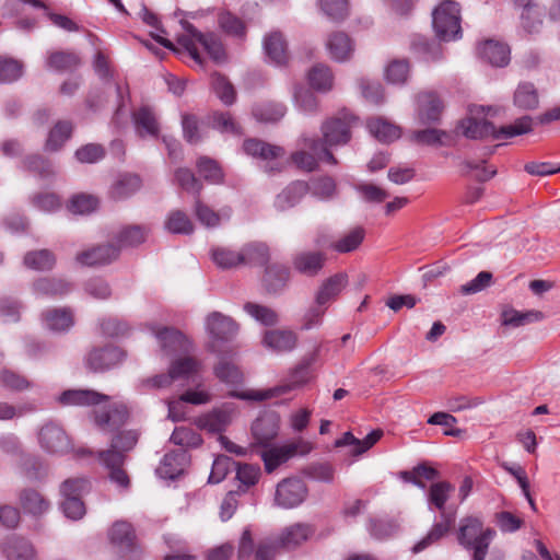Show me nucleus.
<instances>
[{
  "mask_svg": "<svg viewBox=\"0 0 560 560\" xmlns=\"http://www.w3.org/2000/svg\"><path fill=\"white\" fill-rule=\"evenodd\" d=\"M165 229L174 234H190L194 231V224L185 212L175 210L168 214Z\"/></svg>",
  "mask_w": 560,
  "mask_h": 560,
  "instance_id": "nucleus-54",
  "label": "nucleus"
},
{
  "mask_svg": "<svg viewBox=\"0 0 560 560\" xmlns=\"http://www.w3.org/2000/svg\"><path fill=\"white\" fill-rule=\"evenodd\" d=\"M199 362L191 357H183L172 361L170 372L173 380L188 378L199 370Z\"/></svg>",
  "mask_w": 560,
  "mask_h": 560,
  "instance_id": "nucleus-52",
  "label": "nucleus"
},
{
  "mask_svg": "<svg viewBox=\"0 0 560 560\" xmlns=\"http://www.w3.org/2000/svg\"><path fill=\"white\" fill-rule=\"evenodd\" d=\"M289 269L279 264H271L266 268L264 281L267 289L277 292L282 289L289 280Z\"/></svg>",
  "mask_w": 560,
  "mask_h": 560,
  "instance_id": "nucleus-46",
  "label": "nucleus"
},
{
  "mask_svg": "<svg viewBox=\"0 0 560 560\" xmlns=\"http://www.w3.org/2000/svg\"><path fill=\"white\" fill-rule=\"evenodd\" d=\"M307 492V487L302 479L287 478L276 488L275 503L282 509H293L305 501Z\"/></svg>",
  "mask_w": 560,
  "mask_h": 560,
  "instance_id": "nucleus-8",
  "label": "nucleus"
},
{
  "mask_svg": "<svg viewBox=\"0 0 560 560\" xmlns=\"http://www.w3.org/2000/svg\"><path fill=\"white\" fill-rule=\"evenodd\" d=\"M262 345L265 348L277 352L283 353L292 351L296 347V334L288 329H271L264 334Z\"/></svg>",
  "mask_w": 560,
  "mask_h": 560,
  "instance_id": "nucleus-16",
  "label": "nucleus"
},
{
  "mask_svg": "<svg viewBox=\"0 0 560 560\" xmlns=\"http://www.w3.org/2000/svg\"><path fill=\"white\" fill-rule=\"evenodd\" d=\"M533 119L529 116H524L516 119L513 124L503 126L497 129L490 121L486 119H478L468 117L460 122V128L465 137L470 139H508L515 136H521L532 131Z\"/></svg>",
  "mask_w": 560,
  "mask_h": 560,
  "instance_id": "nucleus-1",
  "label": "nucleus"
},
{
  "mask_svg": "<svg viewBox=\"0 0 560 560\" xmlns=\"http://www.w3.org/2000/svg\"><path fill=\"white\" fill-rule=\"evenodd\" d=\"M187 455L184 451L167 453L164 455L156 472L161 478L175 479L184 471Z\"/></svg>",
  "mask_w": 560,
  "mask_h": 560,
  "instance_id": "nucleus-34",
  "label": "nucleus"
},
{
  "mask_svg": "<svg viewBox=\"0 0 560 560\" xmlns=\"http://www.w3.org/2000/svg\"><path fill=\"white\" fill-rule=\"evenodd\" d=\"M108 399V396L90 389H68L59 397L65 406H97Z\"/></svg>",
  "mask_w": 560,
  "mask_h": 560,
  "instance_id": "nucleus-24",
  "label": "nucleus"
},
{
  "mask_svg": "<svg viewBox=\"0 0 560 560\" xmlns=\"http://www.w3.org/2000/svg\"><path fill=\"white\" fill-rule=\"evenodd\" d=\"M264 50L268 60L275 65H284L288 60L287 42L280 32L265 36Z\"/></svg>",
  "mask_w": 560,
  "mask_h": 560,
  "instance_id": "nucleus-33",
  "label": "nucleus"
},
{
  "mask_svg": "<svg viewBox=\"0 0 560 560\" xmlns=\"http://www.w3.org/2000/svg\"><path fill=\"white\" fill-rule=\"evenodd\" d=\"M141 187V179L135 174H122L115 180L110 188L114 199H125L135 194Z\"/></svg>",
  "mask_w": 560,
  "mask_h": 560,
  "instance_id": "nucleus-41",
  "label": "nucleus"
},
{
  "mask_svg": "<svg viewBox=\"0 0 560 560\" xmlns=\"http://www.w3.org/2000/svg\"><path fill=\"white\" fill-rule=\"evenodd\" d=\"M151 330L159 341L161 352L166 357L180 355L189 352V340L177 329L152 326Z\"/></svg>",
  "mask_w": 560,
  "mask_h": 560,
  "instance_id": "nucleus-9",
  "label": "nucleus"
},
{
  "mask_svg": "<svg viewBox=\"0 0 560 560\" xmlns=\"http://www.w3.org/2000/svg\"><path fill=\"white\" fill-rule=\"evenodd\" d=\"M119 255V248L114 245H102L77 255V261L83 266H101L109 264Z\"/></svg>",
  "mask_w": 560,
  "mask_h": 560,
  "instance_id": "nucleus-21",
  "label": "nucleus"
},
{
  "mask_svg": "<svg viewBox=\"0 0 560 560\" xmlns=\"http://www.w3.org/2000/svg\"><path fill=\"white\" fill-rule=\"evenodd\" d=\"M454 513H441L440 521L433 524L429 533L412 547V552H421L433 544L438 542L450 532V529L454 526Z\"/></svg>",
  "mask_w": 560,
  "mask_h": 560,
  "instance_id": "nucleus-18",
  "label": "nucleus"
},
{
  "mask_svg": "<svg viewBox=\"0 0 560 560\" xmlns=\"http://www.w3.org/2000/svg\"><path fill=\"white\" fill-rule=\"evenodd\" d=\"M443 110V103L432 92L421 93L418 96V117L423 124L436 122Z\"/></svg>",
  "mask_w": 560,
  "mask_h": 560,
  "instance_id": "nucleus-22",
  "label": "nucleus"
},
{
  "mask_svg": "<svg viewBox=\"0 0 560 560\" xmlns=\"http://www.w3.org/2000/svg\"><path fill=\"white\" fill-rule=\"evenodd\" d=\"M45 326L54 331H66L73 325V314L69 308H54L43 315Z\"/></svg>",
  "mask_w": 560,
  "mask_h": 560,
  "instance_id": "nucleus-37",
  "label": "nucleus"
},
{
  "mask_svg": "<svg viewBox=\"0 0 560 560\" xmlns=\"http://www.w3.org/2000/svg\"><path fill=\"white\" fill-rule=\"evenodd\" d=\"M243 248L233 250L229 247L218 246L211 249L212 261L221 269H231L244 265Z\"/></svg>",
  "mask_w": 560,
  "mask_h": 560,
  "instance_id": "nucleus-36",
  "label": "nucleus"
},
{
  "mask_svg": "<svg viewBox=\"0 0 560 560\" xmlns=\"http://www.w3.org/2000/svg\"><path fill=\"white\" fill-rule=\"evenodd\" d=\"M19 503L23 511L33 516H40L49 510V501L37 490L26 488L19 494Z\"/></svg>",
  "mask_w": 560,
  "mask_h": 560,
  "instance_id": "nucleus-31",
  "label": "nucleus"
},
{
  "mask_svg": "<svg viewBox=\"0 0 560 560\" xmlns=\"http://www.w3.org/2000/svg\"><path fill=\"white\" fill-rule=\"evenodd\" d=\"M326 254L319 250H302L293 256V268L305 276L314 277L324 267L326 262Z\"/></svg>",
  "mask_w": 560,
  "mask_h": 560,
  "instance_id": "nucleus-15",
  "label": "nucleus"
},
{
  "mask_svg": "<svg viewBox=\"0 0 560 560\" xmlns=\"http://www.w3.org/2000/svg\"><path fill=\"white\" fill-rule=\"evenodd\" d=\"M232 420V409L228 407L217 408L198 417L196 425L210 433H220L225 430Z\"/></svg>",
  "mask_w": 560,
  "mask_h": 560,
  "instance_id": "nucleus-19",
  "label": "nucleus"
},
{
  "mask_svg": "<svg viewBox=\"0 0 560 560\" xmlns=\"http://www.w3.org/2000/svg\"><path fill=\"white\" fill-rule=\"evenodd\" d=\"M358 119L349 112H340L336 117L326 120L322 125L324 141L322 143L328 147L346 144L350 138V130L355 126Z\"/></svg>",
  "mask_w": 560,
  "mask_h": 560,
  "instance_id": "nucleus-7",
  "label": "nucleus"
},
{
  "mask_svg": "<svg viewBox=\"0 0 560 560\" xmlns=\"http://www.w3.org/2000/svg\"><path fill=\"white\" fill-rule=\"evenodd\" d=\"M310 378L311 373L308 363H301L289 373L288 377L281 384L272 388L235 392L232 396L243 400L264 401L294 390L305 385Z\"/></svg>",
  "mask_w": 560,
  "mask_h": 560,
  "instance_id": "nucleus-4",
  "label": "nucleus"
},
{
  "mask_svg": "<svg viewBox=\"0 0 560 560\" xmlns=\"http://www.w3.org/2000/svg\"><path fill=\"white\" fill-rule=\"evenodd\" d=\"M182 26L185 34L179 35L177 42L188 51L196 63L202 66L198 45H200L214 61L221 62L224 60L225 52L223 45L214 34H202L187 21H182Z\"/></svg>",
  "mask_w": 560,
  "mask_h": 560,
  "instance_id": "nucleus-2",
  "label": "nucleus"
},
{
  "mask_svg": "<svg viewBox=\"0 0 560 560\" xmlns=\"http://www.w3.org/2000/svg\"><path fill=\"white\" fill-rule=\"evenodd\" d=\"M307 192V183L302 180L293 182L276 196L273 205L277 210L285 211L298 205Z\"/></svg>",
  "mask_w": 560,
  "mask_h": 560,
  "instance_id": "nucleus-27",
  "label": "nucleus"
},
{
  "mask_svg": "<svg viewBox=\"0 0 560 560\" xmlns=\"http://www.w3.org/2000/svg\"><path fill=\"white\" fill-rule=\"evenodd\" d=\"M125 358V353L117 347H106L104 349H95L86 357V365L94 372H102L120 363Z\"/></svg>",
  "mask_w": 560,
  "mask_h": 560,
  "instance_id": "nucleus-13",
  "label": "nucleus"
},
{
  "mask_svg": "<svg viewBox=\"0 0 560 560\" xmlns=\"http://www.w3.org/2000/svg\"><path fill=\"white\" fill-rule=\"evenodd\" d=\"M383 436L382 430H374L364 439H357L351 432H346L335 442L336 447H351L350 454L359 456L370 450Z\"/></svg>",
  "mask_w": 560,
  "mask_h": 560,
  "instance_id": "nucleus-25",
  "label": "nucleus"
},
{
  "mask_svg": "<svg viewBox=\"0 0 560 560\" xmlns=\"http://www.w3.org/2000/svg\"><path fill=\"white\" fill-rule=\"evenodd\" d=\"M55 255L48 249L28 252L24 256V264L34 270H49L55 266Z\"/></svg>",
  "mask_w": 560,
  "mask_h": 560,
  "instance_id": "nucleus-49",
  "label": "nucleus"
},
{
  "mask_svg": "<svg viewBox=\"0 0 560 560\" xmlns=\"http://www.w3.org/2000/svg\"><path fill=\"white\" fill-rule=\"evenodd\" d=\"M287 112V107L281 103L265 102L256 105L253 109L254 117L261 122H277Z\"/></svg>",
  "mask_w": 560,
  "mask_h": 560,
  "instance_id": "nucleus-43",
  "label": "nucleus"
},
{
  "mask_svg": "<svg viewBox=\"0 0 560 560\" xmlns=\"http://www.w3.org/2000/svg\"><path fill=\"white\" fill-rule=\"evenodd\" d=\"M326 48L330 58L338 62L350 59L354 50L351 38L343 32H336L329 35Z\"/></svg>",
  "mask_w": 560,
  "mask_h": 560,
  "instance_id": "nucleus-28",
  "label": "nucleus"
},
{
  "mask_svg": "<svg viewBox=\"0 0 560 560\" xmlns=\"http://www.w3.org/2000/svg\"><path fill=\"white\" fill-rule=\"evenodd\" d=\"M459 13L458 3L452 0L442 1L433 11V27L440 39L447 42L460 36Z\"/></svg>",
  "mask_w": 560,
  "mask_h": 560,
  "instance_id": "nucleus-5",
  "label": "nucleus"
},
{
  "mask_svg": "<svg viewBox=\"0 0 560 560\" xmlns=\"http://www.w3.org/2000/svg\"><path fill=\"white\" fill-rule=\"evenodd\" d=\"M244 265H265L269 260V248L262 243H252L243 247Z\"/></svg>",
  "mask_w": 560,
  "mask_h": 560,
  "instance_id": "nucleus-61",
  "label": "nucleus"
},
{
  "mask_svg": "<svg viewBox=\"0 0 560 560\" xmlns=\"http://www.w3.org/2000/svg\"><path fill=\"white\" fill-rule=\"evenodd\" d=\"M198 173L209 183L219 184L223 180V172L218 163L209 158H200L197 162Z\"/></svg>",
  "mask_w": 560,
  "mask_h": 560,
  "instance_id": "nucleus-60",
  "label": "nucleus"
},
{
  "mask_svg": "<svg viewBox=\"0 0 560 560\" xmlns=\"http://www.w3.org/2000/svg\"><path fill=\"white\" fill-rule=\"evenodd\" d=\"M79 65L80 58L71 51H55L47 58V66L58 71L72 70Z\"/></svg>",
  "mask_w": 560,
  "mask_h": 560,
  "instance_id": "nucleus-53",
  "label": "nucleus"
},
{
  "mask_svg": "<svg viewBox=\"0 0 560 560\" xmlns=\"http://www.w3.org/2000/svg\"><path fill=\"white\" fill-rule=\"evenodd\" d=\"M149 230L141 225L124 228L117 235L119 247L137 246L144 242Z\"/></svg>",
  "mask_w": 560,
  "mask_h": 560,
  "instance_id": "nucleus-55",
  "label": "nucleus"
},
{
  "mask_svg": "<svg viewBox=\"0 0 560 560\" xmlns=\"http://www.w3.org/2000/svg\"><path fill=\"white\" fill-rule=\"evenodd\" d=\"M365 237V230L357 226L345 234L340 240L331 244V248L338 253L346 254L355 250Z\"/></svg>",
  "mask_w": 560,
  "mask_h": 560,
  "instance_id": "nucleus-47",
  "label": "nucleus"
},
{
  "mask_svg": "<svg viewBox=\"0 0 560 560\" xmlns=\"http://www.w3.org/2000/svg\"><path fill=\"white\" fill-rule=\"evenodd\" d=\"M1 548L8 560H36L32 544L24 538L11 536L2 544Z\"/></svg>",
  "mask_w": 560,
  "mask_h": 560,
  "instance_id": "nucleus-30",
  "label": "nucleus"
},
{
  "mask_svg": "<svg viewBox=\"0 0 560 560\" xmlns=\"http://www.w3.org/2000/svg\"><path fill=\"white\" fill-rule=\"evenodd\" d=\"M300 144L302 148L291 155V160L298 168L312 172L317 167L319 161L337 164L335 156L320 140L304 137Z\"/></svg>",
  "mask_w": 560,
  "mask_h": 560,
  "instance_id": "nucleus-6",
  "label": "nucleus"
},
{
  "mask_svg": "<svg viewBox=\"0 0 560 560\" xmlns=\"http://www.w3.org/2000/svg\"><path fill=\"white\" fill-rule=\"evenodd\" d=\"M478 55L493 67H505L510 62V48L505 44L493 39L480 44Z\"/></svg>",
  "mask_w": 560,
  "mask_h": 560,
  "instance_id": "nucleus-20",
  "label": "nucleus"
},
{
  "mask_svg": "<svg viewBox=\"0 0 560 560\" xmlns=\"http://www.w3.org/2000/svg\"><path fill=\"white\" fill-rule=\"evenodd\" d=\"M206 329L213 339L228 341L236 336L238 325L230 316L213 312L206 319Z\"/></svg>",
  "mask_w": 560,
  "mask_h": 560,
  "instance_id": "nucleus-12",
  "label": "nucleus"
},
{
  "mask_svg": "<svg viewBox=\"0 0 560 560\" xmlns=\"http://www.w3.org/2000/svg\"><path fill=\"white\" fill-rule=\"evenodd\" d=\"M308 191L320 200H327L336 192L335 180L330 177L314 179L308 184Z\"/></svg>",
  "mask_w": 560,
  "mask_h": 560,
  "instance_id": "nucleus-62",
  "label": "nucleus"
},
{
  "mask_svg": "<svg viewBox=\"0 0 560 560\" xmlns=\"http://www.w3.org/2000/svg\"><path fill=\"white\" fill-rule=\"evenodd\" d=\"M544 15V10L538 4L533 2H527L523 9L521 14V22L523 28L528 33L538 32L541 25V18Z\"/></svg>",
  "mask_w": 560,
  "mask_h": 560,
  "instance_id": "nucleus-51",
  "label": "nucleus"
},
{
  "mask_svg": "<svg viewBox=\"0 0 560 560\" xmlns=\"http://www.w3.org/2000/svg\"><path fill=\"white\" fill-rule=\"evenodd\" d=\"M514 104L522 109H535L539 97L533 83H520L514 93Z\"/></svg>",
  "mask_w": 560,
  "mask_h": 560,
  "instance_id": "nucleus-45",
  "label": "nucleus"
},
{
  "mask_svg": "<svg viewBox=\"0 0 560 560\" xmlns=\"http://www.w3.org/2000/svg\"><path fill=\"white\" fill-rule=\"evenodd\" d=\"M409 75V63L407 60H394L385 69V77L389 83L402 84Z\"/></svg>",
  "mask_w": 560,
  "mask_h": 560,
  "instance_id": "nucleus-64",
  "label": "nucleus"
},
{
  "mask_svg": "<svg viewBox=\"0 0 560 560\" xmlns=\"http://www.w3.org/2000/svg\"><path fill=\"white\" fill-rule=\"evenodd\" d=\"M303 474L313 480L329 483L335 478V468L326 462L313 463L304 468Z\"/></svg>",
  "mask_w": 560,
  "mask_h": 560,
  "instance_id": "nucleus-59",
  "label": "nucleus"
},
{
  "mask_svg": "<svg viewBox=\"0 0 560 560\" xmlns=\"http://www.w3.org/2000/svg\"><path fill=\"white\" fill-rule=\"evenodd\" d=\"M212 90L214 94L221 100L225 105H231L234 103L236 93L234 86L231 82L221 74H213L212 77Z\"/></svg>",
  "mask_w": 560,
  "mask_h": 560,
  "instance_id": "nucleus-58",
  "label": "nucleus"
},
{
  "mask_svg": "<svg viewBox=\"0 0 560 560\" xmlns=\"http://www.w3.org/2000/svg\"><path fill=\"white\" fill-rule=\"evenodd\" d=\"M128 419L125 405H117L112 409H94L95 424L104 431H113L122 425Z\"/></svg>",
  "mask_w": 560,
  "mask_h": 560,
  "instance_id": "nucleus-23",
  "label": "nucleus"
},
{
  "mask_svg": "<svg viewBox=\"0 0 560 560\" xmlns=\"http://www.w3.org/2000/svg\"><path fill=\"white\" fill-rule=\"evenodd\" d=\"M244 311L265 326H275L279 320L277 312L266 305L247 302L244 304Z\"/></svg>",
  "mask_w": 560,
  "mask_h": 560,
  "instance_id": "nucleus-50",
  "label": "nucleus"
},
{
  "mask_svg": "<svg viewBox=\"0 0 560 560\" xmlns=\"http://www.w3.org/2000/svg\"><path fill=\"white\" fill-rule=\"evenodd\" d=\"M71 290L69 282L62 279L43 278L34 283V292L38 296H59Z\"/></svg>",
  "mask_w": 560,
  "mask_h": 560,
  "instance_id": "nucleus-42",
  "label": "nucleus"
},
{
  "mask_svg": "<svg viewBox=\"0 0 560 560\" xmlns=\"http://www.w3.org/2000/svg\"><path fill=\"white\" fill-rule=\"evenodd\" d=\"M311 86L319 92L331 90L334 78L330 69L325 65H316L308 72Z\"/></svg>",
  "mask_w": 560,
  "mask_h": 560,
  "instance_id": "nucleus-48",
  "label": "nucleus"
},
{
  "mask_svg": "<svg viewBox=\"0 0 560 560\" xmlns=\"http://www.w3.org/2000/svg\"><path fill=\"white\" fill-rule=\"evenodd\" d=\"M454 490L455 487L448 481L433 482L427 493L429 509L432 510L434 508L441 513H445V504Z\"/></svg>",
  "mask_w": 560,
  "mask_h": 560,
  "instance_id": "nucleus-35",
  "label": "nucleus"
},
{
  "mask_svg": "<svg viewBox=\"0 0 560 560\" xmlns=\"http://www.w3.org/2000/svg\"><path fill=\"white\" fill-rule=\"evenodd\" d=\"M109 540L120 550L130 549L135 541V532L127 522H116L108 532Z\"/></svg>",
  "mask_w": 560,
  "mask_h": 560,
  "instance_id": "nucleus-40",
  "label": "nucleus"
},
{
  "mask_svg": "<svg viewBox=\"0 0 560 560\" xmlns=\"http://www.w3.org/2000/svg\"><path fill=\"white\" fill-rule=\"evenodd\" d=\"M494 535L495 532L485 528L478 517L469 516L460 521L457 539L464 548L472 550L474 560H485Z\"/></svg>",
  "mask_w": 560,
  "mask_h": 560,
  "instance_id": "nucleus-3",
  "label": "nucleus"
},
{
  "mask_svg": "<svg viewBox=\"0 0 560 560\" xmlns=\"http://www.w3.org/2000/svg\"><path fill=\"white\" fill-rule=\"evenodd\" d=\"M454 513H441L440 521L433 524L429 533L412 547V552H421L433 544L438 542L450 532V529L454 526Z\"/></svg>",
  "mask_w": 560,
  "mask_h": 560,
  "instance_id": "nucleus-17",
  "label": "nucleus"
},
{
  "mask_svg": "<svg viewBox=\"0 0 560 560\" xmlns=\"http://www.w3.org/2000/svg\"><path fill=\"white\" fill-rule=\"evenodd\" d=\"M368 128L371 135L382 142H392L400 137L399 128L382 118L371 119Z\"/></svg>",
  "mask_w": 560,
  "mask_h": 560,
  "instance_id": "nucleus-44",
  "label": "nucleus"
},
{
  "mask_svg": "<svg viewBox=\"0 0 560 560\" xmlns=\"http://www.w3.org/2000/svg\"><path fill=\"white\" fill-rule=\"evenodd\" d=\"M72 132V125L69 121H59L50 130L46 141V149L56 151L70 138Z\"/></svg>",
  "mask_w": 560,
  "mask_h": 560,
  "instance_id": "nucleus-56",
  "label": "nucleus"
},
{
  "mask_svg": "<svg viewBox=\"0 0 560 560\" xmlns=\"http://www.w3.org/2000/svg\"><path fill=\"white\" fill-rule=\"evenodd\" d=\"M501 318L504 326L521 327L540 322L544 318V314L536 310L520 312L514 308H506L502 312Z\"/></svg>",
  "mask_w": 560,
  "mask_h": 560,
  "instance_id": "nucleus-38",
  "label": "nucleus"
},
{
  "mask_svg": "<svg viewBox=\"0 0 560 560\" xmlns=\"http://www.w3.org/2000/svg\"><path fill=\"white\" fill-rule=\"evenodd\" d=\"M244 151L252 156L259 158L268 162H277L284 156V149L272 145L258 139H248L244 142Z\"/></svg>",
  "mask_w": 560,
  "mask_h": 560,
  "instance_id": "nucleus-32",
  "label": "nucleus"
},
{
  "mask_svg": "<svg viewBox=\"0 0 560 560\" xmlns=\"http://www.w3.org/2000/svg\"><path fill=\"white\" fill-rule=\"evenodd\" d=\"M39 443L51 454H61L69 450L70 442L66 432L56 424H46L39 431Z\"/></svg>",
  "mask_w": 560,
  "mask_h": 560,
  "instance_id": "nucleus-14",
  "label": "nucleus"
},
{
  "mask_svg": "<svg viewBox=\"0 0 560 560\" xmlns=\"http://www.w3.org/2000/svg\"><path fill=\"white\" fill-rule=\"evenodd\" d=\"M280 428V416L275 411L262 412L252 425V434L260 446H267L276 439Z\"/></svg>",
  "mask_w": 560,
  "mask_h": 560,
  "instance_id": "nucleus-11",
  "label": "nucleus"
},
{
  "mask_svg": "<svg viewBox=\"0 0 560 560\" xmlns=\"http://www.w3.org/2000/svg\"><path fill=\"white\" fill-rule=\"evenodd\" d=\"M136 130L141 137L159 135V122L149 107H141L133 114Z\"/></svg>",
  "mask_w": 560,
  "mask_h": 560,
  "instance_id": "nucleus-39",
  "label": "nucleus"
},
{
  "mask_svg": "<svg viewBox=\"0 0 560 560\" xmlns=\"http://www.w3.org/2000/svg\"><path fill=\"white\" fill-rule=\"evenodd\" d=\"M261 458L265 464V469L267 472H272L277 469L281 464L285 463L291 458L289 455V450H287L285 444L281 446H273L262 452Z\"/></svg>",
  "mask_w": 560,
  "mask_h": 560,
  "instance_id": "nucleus-57",
  "label": "nucleus"
},
{
  "mask_svg": "<svg viewBox=\"0 0 560 560\" xmlns=\"http://www.w3.org/2000/svg\"><path fill=\"white\" fill-rule=\"evenodd\" d=\"M348 283L347 275L336 273L330 278L326 279L319 287L315 302L319 306H325L329 302L334 301L340 292L346 288Z\"/></svg>",
  "mask_w": 560,
  "mask_h": 560,
  "instance_id": "nucleus-29",
  "label": "nucleus"
},
{
  "mask_svg": "<svg viewBox=\"0 0 560 560\" xmlns=\"http://www.w3.org/2000/svg\"><path fill=\"white\" fill-rule=\"evenodd\" d=\"M314 534L311 525L305 523H295L285 527L278 537V545L293 549L306 541Z\"/></svg>",
  "mask_w": 560,
  "mask_h": 560,
  "instance_id": "nucleus-26",
  "label": "nucleus"
},
{
  "mask_svg": "<svg viewBox=\"0 0 560 560\" xmlns=\"http://www.w3.org/2000/svg\"><path fill=\"white\" fill-rule=\"evenodd\" d=\"M126 456L117 447H109L98 453V460L108 470V477L112 482L124 489L129 487L130 480L127 472L122 469Z\"/></svg>",
  "mask_w": 560,
  "mask_h": 560,
  "instance_id": "nucleus-10",
  "label": "nucleus"
},
{
  "mask_svg": "<svg viewBox=\"0 0 560 560\" xmlns=\"http://www.w3.org/2000/svg\"><path fill=\"white\" fill-rule=\"evenodd\" d=\"M215 376L228 384H238L243 380V373L232 362L222 360L214 369Z\"/></svg>",
  "mask_w": 560,
  "mask_h": 560,
  "instance_id": "nucleus-63",
  "label": "nucleus"
}]
</instances>
